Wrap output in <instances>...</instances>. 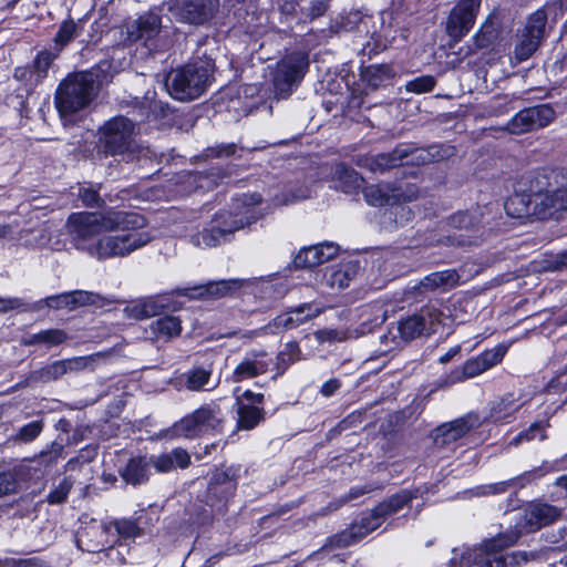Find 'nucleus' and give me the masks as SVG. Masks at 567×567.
<instances>
[{
  "label": "nucleus",
  "instance_id": "1",
  "mask_svg": "<svg viewBox=\"0 0 567 567\" xmlns=\"http://www.w3.org/2000/svg\"><path fill=\"white\" fill-rule=\"evenodd\" d=\"M145 219L133 212L106 210L103 213H74L70 215L66 227L78 248L86 250L93 238L103 231L143 228Z\"/></svg>",
  "mask_w": 567,
  "mask_h": 567
},
{
  "label": "nucleus",
  "instance_id": "2",
  "mask_svg": "<svg viewBox=\"0 0 567 567\" xmlns=\"http://www.w3.org/2000/svg\"><path fill=\"white\" fill-rule=\"evenodd\" d=\"M124 44L142 43L150 51H166L172 44L171 31L163 24L157 9H151L136 18H127L120 27Z\"/></svg>",
  "mask_w": 567,
  "mask_h": 567
},
{
  "label": "nucleus",
  "instance_id": "3",
  "mask_svg": "<svg viewBox=\"0 0 567 567\" xmlns=\"http://www.w3.org/2000/svg\"><path fill=\"white\" fill-rule=\"evenodd\" d=\"M105 80L107 74L100 75L93 71L70 74L55 93V106L61 117L66 120L89 106Z\"/></svg>",
  "mask_w": 567,
  "mask_h": 567
},
{
  "label": "nucleus",
  "instance_id": "4",
  "mask_svg": "<svg viewBox=\"0 0 567 567\" xmlns=\"http://www.w3.org/2000/svg\"><path fill=\"white\" fill-rule=\"evenodd\" d=\"M213 66L210 61H199L172 70L165 79L167 92L178 101L199 97L209 84Z\"/></svg>",
  "mask_w": 567,
  "mask_h": 567
},
{
  "label": "nucleus",
  "instance_id": "5",
  "mask_svg": "<svg viewBox=\"0 0 567 567\" xmlns=\"http://www.w3.org/2000/svg\"><path fill=\"white\" fill-rule=\"evenodd\" d=\"M101 144L107 155H120L126 162L134 161L142 152L136 142L138 125L125 116H115L100 128Z\"/></svg>",
  "mask_w": 567,
  "mask_h": 567
},
{
  "label": "nucleus",
  "instance_id": "6",
  "mask_svg": "<svg viewBox=\"0 0 567 567\" xmlns=\"http://www.w3.org/2000/svg\"><path fill=\"white\" fill-rule=\"evenodd\" d=\"M256 220L257 216L254 209L248 206L236 213H219L214 220V226L193 235L190 241L199 248L215 247L228 241L235 231Z\"/></svg>",
  "mask_w": 567,
  "mask_h": 567
},
{
  "label": "nucleus",
  "instance_id": "7",
  "mask_svg": "<svg viewBox=\"0 0 567 567\" xmlns=\"http://www.w3.org/2000/svg\"><path fill=\"white\" fill-rule=\"evenodd\" d=\"M141 228L117 229L113 235H105L91 244L86 251L97 259L125 257L151 241V236Z\"/></svg>",
  "mask_w": 567,
  "mask_h": 567
},
{
  "label": "nucleus",
  "instance_id": "8",
  "mask_svg": "<svg viewBox=\"0 0 567 567\" xmlns=\"http://www.w3.org/2000/svg\"><path fill=\"white\" fill-rule=\"evenodd\" d=\"M309 68L306 52L295 51L278 61L272 73V90L277 100L288 99L299 86Z\"/></svg>",
  "mask_w": 567,
  "mask_h": 567
},
{
  "label": "nucleus",
  "instance_id": "9",
  "mask_svg": "<svg viewBox=\"0 0 567 567\" xmlns=\"http://www.w3.org/2000/svg\"><path fill=\"white\" fill-rule=\"evenodd\" d=\"M224 419L216 404H205L187 414L173 426L176 436L196 437L206 433L220 432Z\"/></svg>",
  "mask_w": 567,
  "mask_h": 567
},
{
  "label": "nucleus",
  "instance_id": "10",
  "mask_svg": "<svg viewBox=\"0 0 567 567\" xmlns=\"http://www.w3.org/2000/svg\"><path fill=\"white\" fill-rule=\"evenodd\" d=\"M546 23L545 9H538L527 18L525 27L517 34L514 48V56L517 62L526 61L537 51L545 37Z\"/></svg>",
  "mask_w": 567,
  "mask_h": 567
},
{
  "label": "nucleus",
  "instance_id": "11",
  "mask_svg": "<svg viewBox=\"0 0 567 567\" xmlns=\"http://www.w3.org/2000/svg\"><path fill=\"white\" fill-rule=\"evenodd\" d=\"M442 312L434 307H425L420 312L409 316L398 323V331L405 341L413 340L422 334L436 332L441 323Z\"/></svg>",
  "mask_w": 567,
  "mask_h": 567
},
{
  "label": "nucleus",
  "instance_id": "12",
  "mask_svg": "<svg viewBox=\"0 0 567 567\" xmlns=\"http://www.w3.org/2000/svg\"><path fill=\"white\" fill-rule=\"evenodd\" d=\"M481 0H461L450 12L446 33L454 41H460L473 28Z\"/></svg>",
  "mask_w": 567,
  "mask_h": 567
},
{
  "label": "nucleus",
  "instance_id": "13",
  "mask_svg": "<svg viewBox=\"0 0 567 567\" xmlns=\"http://www.w3.org/2000/svg\"><path fill=\"white\" fill-rule=\"evenodd\" d=\"M217 4V0H178L169 10L179 22L198 25L213 17Z\"/></svg>",
  "mask_w": 567,
  "mask_h": 567
},
{
  "label": "nucleus",
  "instance_id": "14",
  "mask_svg": "<svg viewBox=\"0 0 567 567\" xmlns=\"http://www.w3.org/2000/svg\"><path fill=\"white\" fill-rule=\"evenodd\" d=\"M449 224L454 229L465 233L449 235L442 241L443 245L470 247L478 244L481 231L475 216L466 212H458L449 218Z\"/></svg>",
  "mask_w": 567,
  "mask_h": 567
},
{
  "label": "nucleus",
  "instance_id": "15",
  "mask_svg": "<svg viewBox=\"0 0 567 567\" xmlns=\"http://www.w3.org/2000/svg\"><path fill=\"white\" fill-rule=\"evenodd\" d=\"M417 197V189L414 186L405 188L389 189L380 185H371L364 189V198L372 206L396 205L395 209L404 212L405 207L400 206L402 202H412Z\"/></svg>",
  "mask_w": 567,
  "mask_h": 567
},
{
  "label": "nucleus",
  "instance_id": "16",
  "mask_svg": "<svg viewBox=\"0 0 567 567\" xmlns=\"http://www.w3.org/2000/svg\"><path fill=\"white\" fill-rule=\"evenodd\" d=\"M563 509L547 503H530L523 513L519 525L526 532H537L557 522Z\"/></svg>",
  "mask_w": 567,
  "mask_h": 567
},
{
  "label": "nucleus",
  "instance_id": "17",
  "mask_svg": "<svg viewBox=\"0 0 567 567\" xmlns=\"http://www.w3.org/2000/svg\"><path fill=\"white\" fill-rule=\"evenodd\" d=\"M477 424L478 419L474 415H466L444 423L437 426L432 433L434 444L439 449H447L457 440L465 436Z\"/></svg>",
  "mask_w": 567,
  "mask_h": 567
},
{
  "label": "nucleus",
  "instance_id": "18",
  "mask_svg": "<svg viewBox=\"0 0 567 567\" xmlns=\"http://www.w3.org/2000/svg\"><path fill=\"white\" fill-rule=\"evenodd\" d=\"M240 281L237 279L209 281L205 285L177 288L174 293L183 296L189 300H213L227 296L230 291L237 289Z\"/></svg>",
  "mask_w": 567,
  "mask_h": 567
},
{
  "label": "nucleus",
  "instance_id": "19",
  "mask_svg": "<svg viewBox=\"0 0 567 567\" xmlns=\"http://www.w3.org/2000/svg\"><path fill=\"white\" fill-rule=\"evenodd\" d=\"M416 497V492L403 489L375 506L370 513L363 515L372 530L381 526L386 517L401 511L411 504Z\"/></svg>",
  "mask_w": 567,
  "mask_h": 567
},
{
  "label": "nucleus",
  "instance_id": "20",
  "mask_svg": "<svg viewBox=\"0 0 567 567\" xmlns=\"http://www.w3.org/2000/svg\"><path fill=\"white\" fill-rule=\"evenodd\" d=\"M264 350L247 352L245 358L235 368L231 380L236 383L252 379L268 371L269 362Z\"/></svg>",
  "mask_w": 567,
  "mask_h": 567
},
{
  "label": "nucleus",
  "instance_id": "21",
  "mask_svg": "<svg viewBox=\"0 0 567 567\" xmlns=\"http://www.w3.org/2000/svg\"><path fill=\"white\" fill-rule=\"evenodd\" d=\"M372 532L364 516H362L360 520L352 523L348 528L329 537L323 544L322 549L334 550L349 547Z\"/></svg>",
  "mask_w": 567,
  "mask_h": 567
},
{
  "label": "nucleus",
  "instance_id": "22",
  "mask_svg": "<svg viewBox=\"0 0 567 567\" xmlns=\"http://www.w3.org/2000/svg\"><path fill=\"white\" fill-rule=\"evenodd\" d=\"M536 187L530 185L529 188L533 217L537 219H548L559 212L556 192H544L543 188L539 187L543 182L539 181L538 177H536Z\"/></svg>",
  "mask_w": 567,
  "mask_h": 567
},
{
  "label": "nucleus",
  "instance_id": "23",
  "mask_svg": "<svg viewBox=\"0 0 567 567\" xmlns=\"http://www.w3.org/2000/svg\"><path fill=\"white\" fill-rule=\"evenodd\" d=\"M409 157V147H396L390 153L379 154L377 156H368L359 162V165L367 167L371 172L383 173L390 168L404 164V159Z\"/></svg>",
  "mask_w": 567,
  "mask_h": 567
},
{
  "label": "nucleus",
  "instance_id": "24",
  "mask_svg": "<svg viewBox=\"0 0 567 567\" xmlns=\"http://www.w3.org/2000/svg\"><path fill=\"white\" fill-rule=\"evenodd\" d=\"M524 404L520 395L507 393L492 403L488 417L494 423H509Z\"/></svg>",
  "mask_w": 567,
  "mask_h": 567
},
{
  "label": "nucleus",
  "instance_id": "25",
  "mask_svg": "<svg viewBox=\"0 0 567 567\" xmlns=\"http://www.w3.org/2000/svg\"><path fill=\"white\" fill-rule=\"evenodd\" d=\"M461 282V275L456 269H445L435 271L425 276L419 284L417 290L420 292H429L441 289L443 291L450 290L458 286Z\"/></svg>",
  "mask_w": 567,
  "mask_h": 567
},
{
  "label": "nucleus",
  "instance_id": "26",
  "mask_svg": "<svg viewBox=\"0 0 567 567\" xmlns=\"http://www.w3.org/2000/svg\"><path fill=\"white\" fill-rule=\"evenodd\" d=\"M320 312V309L313 307L311 303H303L287 313L276 317L269 326L282 329H293L305 323L307 320L318 317Z\"/></svg>",
  "mask_w": 567,
  "mask_h": 567
},
{
  "label": "nucleus",
  "instance_id": "27",
  "mask_svg": "<svg viewBox=\"0 0 567 567\" xmlns=\"http://www.w3.org/2000/svg\"><path fill=\"white\" fill-rule=\"evenodd\" d=\"M357 272L358 266L353 262L329 267L324 271L322 284L332 290H341L349 286Z\"/></svg>",
  "mask_w": 567,
  "mask_h": 567
},
{
  "label": "nucleus",
  "instance_id": "28",
  "mask_svg": "<svg viewBox=\"0 0 567 567\" xmlns=\"http://www.w3.org/2000/svg\"><path fill=\"white\" fill-rule=\"evenodd\" d=\"M150 470V460L144 456H135L128 460L125 467L120 471V474L125 483L137 486L148 481Z\"/></svg>",
  "mask_w": 567,
  "mask_h": 567
},
{
  "label": "nucleus",
  "instance_id": "29",
  "mask_svg": "<svg viewBox=\"0 0 567 567\" xmlns=\"http://www.w3.org/2000/svg\"><path fill=\"white\" fill-rule=\"evenodd\" d=\"M184 385L189 391H210L217 386L212 381V369L195 367L183 374Z\"/></svg>",
  "mask_w": 567,
  "mask_h": 567
},
{
  "label": "nucleus",
  "instance_id": "30",
  "mask_svg": "<svg viewBox=\"0 0 567 567\" xmlns=\"http://www.w3.org/2000/svg\"><path fill=\"white\" fill-rule=\"evenodd\" d=\"M150 331L156 339L169 340L182 332V321L175 316H165L151 322Z\"/></svg>",
  "mask_w": 567,
  "mask_h": 567
},
{
  "label": "nucleus",
  "instance_id": "31",
  "mask_svg": "<svg viewBox=\"0 0 567 567\" xmlns=\"http://www.w3.org/2000/svg\"><path fill=\"white\" fill-rule=\"evenodd\" d=\"M332 179L336 181L339 187L344 193H350L361 185V177L351 167L343 163H338L331 168Z\"/></svg>",
  "mask_w": 567,
  "mask_h": 567
},
{
  "label": "nucleus",
  "instance_id": "32",
  "mask_svg": "<svg viewBox=\"0 0 567 567\" xmlns=\"http://www.w3.org/2000/svg\"><path fill=\"white\" fill-rule=\"evenodd\" d=\"M236 484L226 471L216 470L210 478L208 494L219 499H227L235 491Z\"/></svg>",
  "mask_w": 567,
  "mask_h": 567
},
{
  "label": "nucleus",
  "instance_id": "33",
  "mask_svg": "<svg viewBox=\"0 0 567 567\" xmlns=\"http://www.w3.org/2000/svg\"><path fill=\"white\" fill-rule=\"evenodd\" d=\"M528 114L532 131L548 126L556 117V112L550 104H539L525 109Z\"/></svg>",
  "mask_w": 567,
  "mask_h": 567
},
{
  "label": "nucleus",
  "instance_id": "34",
  "mask_svg": "<svg viewBox=\"0 0 567 567\" xmlns=\"http://www.w3.org/2000/svg\"><path fill=\"white\" fill-rule=\"evenodd\" d=\"M504 208L508 216L513 218H528L533 217L532 202L529 195H514L509 197Z\"/></svg>",
  "mask_w": 567,
  "mask_h": 567
},
{
  "label": "nucleus",
  "instance_id": "35",
  "mask_svg": "<svg viewBox=\"0 0 567 567\" xmlns=\"http://www.w3.org/2000/svg\"><path fill=\"white\" fill-rule=\"evenodd\" d=\"M498 33L495 22L491 18L486 19L473 37L475 48L477 50L492 48L498 38Z\"/></svg>",
  "mask_w": 567,
  "mask_h": 567
},
{
  "label": "nucleus",
  "instance_id": "36",
  "mask_svg": "<svg viewBox=\"0 0 567 567\" xmlns=\"http://www.w3.org/2000/svg\"><path fill=\"white\" fill-rule=\"evenodd\" d=\"M377 487L372 486L371 484H367L364 486H354L352 487L348 494L343 495L342 497L334 499L330 502L326 507L321 508L317 515L319 516H326L330 513H333L338 511L341 506L347 504L348 502L354 501L359 498L360 496L370 493L374 491Z\"/></svg>",
  "mask_w": 567,
  "mask_h": 567
},
{
  "label": "nucleus",
  "instance_id": "37",
  "mask_svg": "<svg viewBox=\"0 0 567 567\" xmlns=\"http://www.w3.org/2000/svg\"><path fill=\"white\" fill-rule=\"evenodd\" d=\"M64 446L58 442H53L47 450L37 455L32 462L35 463V468L48 471L58 464L59 460L63 456Z\"/></svg>",
  "mask_w": 567,
  "mask_h": 567
},
{
  "label": "nucleus",
  "instance_id": "38",
  "mask_svg": "<svg viewBox=\"0 0 567 567\" xmlns=\"http://www.w3.org/2000/svg\"><path fill=\"white\" fill-rule=\"evenodd\" d=\"M82 24L75 22L72 19L64 20L59 28L58 33L54 38L55 47L61 51L65 45H68L73 39L78 38L82 33Z\"/></svg>",
  "mask_w": 567,
  "mask_h": 567
},
{
  "label": "nucleus",
  "instance_id": "39",
  "mask_svg": "<svg viewBox=\"0 0 567 567\" xmlns=\"http://www.w3.org/2000/svg\"><path fill=\"white\" fill-rule=\"evenodd\" d=\"M262 420V410L254 406L240 404L238 408V427L241 430H251Z\"/></svg>",
  "mask_w": 567,
  "mask_h": 567
},
{
  "label": "nucleus",
  "instance_id": "40",
  "mask_svg": "<svg viewBox=\"0 0 567 567\" xmlns=\"http://www.w3.org/2000/svg\"><path fill=\"white\" fill-rule=\"evenodd\" d=\"M162 307L163 306H158L154 299L150 298L126 307L125 311L130 317L141 320L158 315Z\"/></svg>",
  "mask_w": 567,
  "mask_h": 567
},
{
  "label": "nucleus",
  "instance_id": "41",
  "mask_svg": "<svg viewBox=\"0 0 567 567\" xmlns=\"http://www.w3.org/2000/svg\"><path fill=\"white\" fill-rule=\"evenodd\" d=\"M66 373L68 372L63 360H59L40 369L39 371L32 372L30 379L35 381L50 382L58 380Z\"/></svg>",
  "mask_w": 567,
  "mask_h": 567
},
{
  "label": "nucleus",
  "instance_id": "42",
  "mask_svg": "<svg viewBox=\"0 0 567 567\" xmlns=\"http://www.w3.org/2000/svg\"><path fill=\"white\" fill-rule=\"evenodd\" d=\"M485 371H486V369H485L482 360L477 355V357L465 362V364L463 365L462 372L454 371L451 375L452 380L450 381V383L460 382L467 378H474Z\"/></svg>",
  "mask_w": 567,
  "mask_h": 567
},
{
  "label": "nucleus",
  "instance_id": "43",
  "mask_svg": "<svg viewBox=\"0 0 567 567\" xmlns=\"http://www.w3.org/2000/svg\"><path fill=\"white\" fill-rule=\"evenodd\" d=\"M68 339L66 333L60 329H49L32 334L28 340V344L44 343L48 346H58Z\"/></svg>",
  "mask_w": 567,
  "mask_h": 567
},
{
  "label": "nucleus",
  "instance_id": "44",
  "mask_svg": "<svg viewBox=\"0 0 567 567\" xmlns=\"http://www.w3.org/2000/svg\"><path fill=\"white\" fill-rule=\"evenodd\" d=\"M505 131L513 135H522L533 132L529 125L528 114L525 109L517 112L505 125Z\"/></svg>",
  "mask_w": 567,
  "mask_h": 567
},
{
  "label": "nucleus",
  "instance_id": "45",
  "mask_svg": "<svg viewBox=\"0 0 567 567\" xmlns=\"http://www.w3.org/2000/svg\"><path fill=\"white\" fill-rule=\"evenodd\" d=\"M112 525L117 534L125 538H135L143 534V529L137 522L132 518L115 519Z\"/></svg>",
  "mask_w": 567,
  "mask_h": 567
},
{
  "label": "nucleus",
  "instance_id": "46",
  "mask_svg": "<svg viewBox=\"0 0 567 567\" xmlns=\"http://www.w3.org/2000/svg\"><path fill=\"white\" fill-rule=\"evenodd\" d=\"M72 487H73V481L69 477L63 478L60 482V484L48 494L47 502L51 505H58V504L64 503L66 501Z\"/></svg>",
  "mask_w": 567,
  "mask_h": 567
},
{
  "label": "nucleus",
  "instance_id": "47",
  "mask_svg": "<svg viewBox=\"0 0 567 567\" xmlns=\"http://www.w3.org/2000/svg\"><path fill=\"white\" fill-rule=\"evenodd\" d=\"M300 348L297 342H288L285 349L278 354V367L286 370L290 364L300 359Z\"/></svg>",
  "mask_w": 567,
  "mask_h": 567
},
{
  "label": "nucleus",
  "instance_id": "48",
  "mask_svg": "<svg viewBox=\"0 0 567 567\" xmlns=\"http://www.w3.org/2000/svg\"><path fill=\"white\" fill-rule=\"evenodd\" d=\"M72 297L74 309L89 305L103 306L105 301L100 295L85 290H74Z\"/></svg>",
  "mask_w": 567,
  "mask_h": 567
},
{
  "label": "nucleus",
  "instance_id": "49",
  "mask_svg": "<svg viewBox=\"0 0 567 567\" xmlns=\"http://www.w3.org/2000/svg\"><path fill=\"white\" fill-rule=\"evenodd\" d=\"M309 6L300 9V14L305 19L313 20L326 13L329 8V0H308Z\"/></svg>",
  "mask_w": 567,
  "mask_h": 567
},
{
  "label": "nucleus",
  "instance_id": "50",
  "mask_svg": "<svg viewBox=\"0 0 567 567\" xmlns=\"http://www.w3.org/2000/svg\"><path fill=\"white\" fill-rule=\"evenodd\" d=\"M317 252L311 246L302 248L293 258L296 268H311L319 265Z\"/></svg>",
  "mask_w": 567,
  "mask_h": 567
},
{
  "label": "nucleus",
  "instance_id": "51",
  "mask_svg": "<svg viewBox=\"0 0 567 567\" xmlns=\"http://www.w3.org/2000/svg\"><path fill=\"white\" fill-rule=\"evenodd\" d=\"M78 196L87 207H100L104 203L99 192L92 186H80Z\"/></svg>",
  "mask_w": 567,
  "mask_h": 567
},
{
  "label": "nucleus",
  "instance_id": "52",
  "mask_svg": "<svg viewBox=\"0 0 567 567\" xmlns=\"http://www.w3.org/2000/svg\"><path fill=\"white\" fill-rule=\"evenodd\" d=\"M44 301L49 308L74 310L72 291L48 297Z\"/></svg>",
  "mask_w": 567,
  "mask_h": 567
},
{
  "label": "nucleus",
  "instance_id": "53",
  "mask_svg": "<svg viewBox=\"0 0 567 567\" xmlns=\"http://www.w3.org/2000/svg\"><path fill=\"white\" fill-rule=\"evenodd\" d=\"M435 86V79L431 75L416 78L406 83V90L414 93H425L433 90Z\"/></svg>",
  "mask_w": 567,
  "mask_h": 567
},
{
  "label": "nucleus",
  "instance_id": "54",
  "mask_svg": "<svg viewBox=\"0 0 567 567\" xmlns=\"http://www.w3.org/2000/svg\"><path fill=\"white\" fill-rule=\"evenodd\" d=\"M317 252V259L319 265L329 261L338 255L339 247L332 243H324L311 246Z\"/></svg>",
  "mask_w": 567,
  "mask_h": 567
},
{
  "label": "nucleus",
  "instance_id": "55",
  "mask_svg": "<svg viewBox=\"0 0 567 567\" xmlns=\"http://www.w3.org/2000/svg\"><path fill=\"white\" fill-rule=\"evenodd\" d=\"M42 429V421L30 422L20 429L18 433V439L22 442H31L40 435Z\"/></svg>",
  "mask_w": 567,
  "mask_h": 567
},
{
  "label": "nucleus",
  "instance_id": "56",
  "mask_svg": "<svg viewBox=\"0 0 567 567\" xmlns=\"http://www.w3.org/2000/svg\"><path fill=\"white\" fill-rule=\"evenodd\" d=\"M95 361V355L75 357L63 360L66 372H80L90 367Z\"/></svg>",
  "mask_w": 567,
  "mask_h": 567
},
{
  "label": "nucleus",
  "instance_id": "57",
  "mask_svg": "<svg viewBox=\"0 0 567 567\" xmlns=\"http://www.w3.org/2000/svg\"><path fill=\"white\" fill-rule=\"evenodd\" d=\"M539 434L540 440L545 439L544 433V424L542 422H535L533 423L529 429L525 432L519 433L512 442L511 444L517 445L522 441H530L535 439Z\"/></svg>",
  "mask_w": 567,
  "mask_h": 567
},
{
  "label": "nucleus",
  "instance_id": "58",
  "mask_svg": "<svg viewBox=\"0 0 567 567\" xmlns=\"http://www.w3.org/2000/svg\"><path fill=\"white\" fill-rule=\"evenodd\" d=\"M504 355H505V349L498 347L495 349L486 350L483 353H481L478 357L482 360L485 369L488 370L492 367L499 363Z\"/></svg>",
  "mask_w": 567,
  "mask_h": 567
},
{
  "label": "nucleus",
  "instance_id": "59",
  "mask_svg": "<svg viewBox=\"0 0 567 567\" xmlns=\"http://www.w3.org/2000/svg\"><path fill=\"white\" fill-rule=\"evenodd\" d=\"M54 56L50 52H40L34 61H33V68L35 72L38 73V78L45 76Z\"/></svg>",
  "mask_w": 567,
  "mask_h": 567
},
{
  "label": "nucleus",
  "instance_id": "60",
  "mask_svg": "<svg viewBox=\"0 0 567 567\" xmlns=\"http://www.w3.org/2000/svg\"><path fill=\"white\" fill-rule=\"evenodd\" d=\"M151 465H153L158 472L166 473L175 468V463L171 457V453H164L158 456L150 458Z\"/></svg>",
  "mask_w": 567,
  "mask_h": 567
},
{
  "label": "nucleus",
  "instance_id": "61",
  "mask_svg": "<svg viewBox=\"0 0 567 567\" xmlns=\"http://www.w3.org/2000/svg\"><path fill=\"white\" fill-rule=\"evenodd\" d=\"M416 163V164H430L432 163L431 155L429 153V148H409V157L404 159V164Z\"/></svg>",
  "mask_w": 567,
  "mask_h": 567
},
{
  "label": "nucleus",
  "instance_id": "62",
  "mask_svg": "<svg viewBox=\"0 0 567 567\" xmlns=\"http://www.w3.org/2000/svg\"><path fill=\"white\" fill-rule=\"evenodd\" d=\"M432 163L449 158L454 154V148L445 145H433L427 147Z\"/></svg>",
  "mask_w": 567,
  "mask_h": 567
},
{
  "label": "nucleus",
  "instance_id": "63",
  "mask_svg": "<svg viewBox=\"0 0 567 567\" xmlns=\"http://www.w3.org/2000/svg\"><path fill=\"white\" fill-rule=\"evenodd\" d=\"M17 489V481L11 473L0 474V497L9 495Z\"/></svg>",
  "mask_w": 567,
  "mask_h": 567
},
{
  "label": "nucleus",
  "instance_id": "64",
  "mask_svg": "<svg viewBox=\"0 0 567 567\" xmlns=\"http://www.w3.org/2000/svg\"><path fill=\"white\" fill-rule=\"evenodd\" d=\"M175 463V467L186 468L190 464V456L184 449H174L169 452Z\"/></svg>",
  "mask_w": 567,
  "mask_h": 567
}]
</instances>
